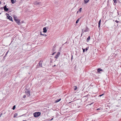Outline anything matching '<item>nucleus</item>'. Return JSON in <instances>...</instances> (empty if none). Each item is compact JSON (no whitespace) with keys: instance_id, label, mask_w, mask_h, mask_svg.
I'll return each mask as SVG.
<instances>
[{"instance_id":"obj_1","label":"nucleus","mask_w":121,"mask_h":121,"mask_svg":"<svg viewBox=\"0 0 121 121\" xmlns=\"http://www.w3.org/2000/svg\"><path fill=\"white\" fill-rule=\"evenodd\" d=\"M41 115V112H35L34 113V116L35 117H37Z\"/></svg>"},{"instance_id":"obj_2","label":"nucleus","mask_w":121,"mask_h":121,"mask_svg":"<svg viewBox=\"0 0 121 121\" xmlns=\"http://www.w3.org/2000/svg\"><path fill=\"white\" fill-rule=\"evenodd\" d=\"M6 15H7V17L8 19H9L10 21H11L12 22L13 21L12 18L9 15V14L7 13L6 14Z\"/></svg>"},{"instance_id":"obj_3","label":"nucleus","mask_w":121,"mask_h":121,"mask_svg":"<svg viewBox=\"0 0 121 121\" xmlns=\"http://www.w3.org/2000/svg\"><path fill=\"white\" fill-rule=\"evenodd\" d=\"M25 93L26 94L28 95V96H30V91L29 90L26 89L25 91Z\"/></svg>"},{"instance_id":"obj_4","label":"nucleus","mask_w":121,"mask_h":121,"mask_svg":"<svg viewBox=\"0 0 121 121\" xmlns=\"http://www.w3.org/2000/svg\"><path fill=\"white\" fill-rule=\"evenodd\" d=\"M60 54V53L59 52H58L57 53V54L56 55L55 57L56 59H57L59 57Z\"/></svg>"},{"instance_id":"obj_5","label":"nucleus","mask_w":121,"mask_h":121,"mask_svg":"<svg viewBox=\"0 0 121 121\" xmlns=\"http://www.w3.org/2000/svg\"><path fill=\"white\" fill-rule=\"evenodd\" d=\"M4 11H8L9 10V9H8L7 8H6V5L4 7Z\"/></svg>"},{"instance_id":"obj_6","label":"nucleus","mask_w":121,"mask_h":121,"mask_svg":"<svg viewBox=\"0 0 121 121\" xmlns=\"http://www.w3.org/2000/svg\"><path fill=\"white\" fill-rule=\"evenodd\" d=\"M43 32L46 33L47 31V30L46 27H44L43 28Z\"/></svg>"},{"instance_id":"obj_7","label":"nucleus","mask_w":121,"mask_h":121,"mask_svg":"<svg viewBox=\"0 0 121 121\" xmlns=\"http://www.w3.org/2000/svg\"><path fill=\"white\" fill-rule=\"evenodd\" d=\"M42 62L41 61H40L38 63V65H39L40 67H42Z\"/></svg>"},{"instance_id":"obj_8","label":"nucleus","mask_w":121,"mask_h":121,"mask_svg":"<svg viewBox=\"0 0 121 121\" xmlns=\"http://www.w3.org/2000/svg\"><path fill=\"white\" fill-rule=\"evenodd\" d=\"M15 21L19 25V24L20 22V20L18 19H17Z\"/></svg>"},{"instance_id":"obj_9","label":"nucleus","mask_w":121,"mask_h":121,"mask_svg":"<svg viewBox=\"0 0 121 121\" xmlns=\"http://www.w3.org/2000/svg\"><path fill=\"white\" fill-rule=\"evenodd\" d=\"M88 49V48H86L85 49H83V52H84L85 51H87Z\"/></svg>"},{"instance_id":"obj_10","label":"nucleus","mask_w":121,"mask_h":121,"mask_svg":"<svg viewBox=\"0 0 121 121\" xmlns=\"http://www.w3.org/2000/svg\"><path fill=\"white\" fill-rule=\"evenodd\" d=\"M97 71H98V73H100V71H103V70L101 69L100 68L98 69H97Z\"/></svg>"},{"instance_id":"obj_11","label":"nucleus","mask_w":121,"mask_h":121,"mask_svg":"<svg viewBox=\"0 0 121 121\" xmlns=\"http://www.w3.org/2000/svg\"><path fill=\"white\" fill-rule=\"evenodd\" d=\"M88 28L86 27V29L84 30V32H87L88 31Z\"/></svg>"},{"instance_id":"obj_12","label":"nucleus","mask_w":121,"mask_h":121,"mask_svg":"<svg viewBox=\"0 0 121 121\" xmlns=\"http://www.w3.org/2000/svg\"><path fill=\"white\" fill-rule=\"evenodd\" d=\"M34 4L36 5H38L40 4V3L36 2H35Z\"/></svg>"},{"instance_id":"obj_13","label":"nucleus","mask_w":121,"mask_h":121,"mask_svg":"<svg viewBox=\"0 0 121 121\" xmlns=\"http://www.w3.org/2000/svg\"><path fill=\"white\" fill-rule=\"evenodd\" d=\"M89 0H84V3L86 4L89 1Z\"/></svg>"},{"instance_id":"obj_14","label":"nucleus","mask_w":121,"mask_h":121,"mask_svg":"<svg viewBox=\"0 0 121 121\" xmlns=\"http://www.w3.org/2000/svg\"><path fill=\"white\" fill-rule=\"evenodd\" d=\"M101 20L100 19L99 20V23H98L99 28L100 27V23H101Z\"/></svg>"},{"instance_id":"obj_15","label":"nucleus","mask_w":121,"mask_h":121,"mask_svg":"<svg viewBox=\"0 0 121 121\" xmlns=\"http://www.w3.org/2000/svg\"><path fill=\"white\" fill-rule=\"evenodd\" d=\"M16 0H11V2L12 4H14L15 3Z\"/></svg>"},{"instance_id":"obj_16","label":"nucleus","mask_w":121,"mask_h":121,"mask_svg":"<svg viewBox=\"0 0 121 121\" xmlns=\"http://www.w3.org/2000/svg\"><path fill=\"white\" fill-rule=\"evenodd\" d=\"M90 36H89L88 37V38H87V42H88L90 40Z\"/></svg>"},{"instance_id":"obj_17","label":"nucleus","mask_w":121,"mask_h":121,"mask_svg":"<svg viewBox=\"0 0 121 121\" xmlns=\"http://www.w3.org/2000/svg\"><path fill=\"white\" fill-rule=\"evenodd\" d=\"M40 35H43V36H47V35L45 34H42V33L41 32H40Z\"/></svg>"},{"instance_id":"obj_18","label":"nucleus","mask_w":121,"mask_h":121,"mask_svg":"<svg viewBox=\"0 0 121 121\" xmlns=\"http://www.w3.org/2000/svg\"><path fill=\"white\" fill-rule=\"evenodd\" d=\"M78 18V20L76 21V23H78V21H79V19H80V18Z\"/></svg>"},{"instance_id":"obj_19","label":"nucleus","mask_w":121,"mask_h":121,"mask_svg":"<svg viewBox=\"0 0 121 121\" xmlns=\"http://www.w3.org/2000/svg\"><path fill=\"white\" fill-rule=\"evenodd\" d=\"M14 20L15 21L16 20H17V19H17V17H14Z\"/></svg>"},{"instance_id":"obj_20","label":"nucleus","mask_w":121,"mask_h":121,"mask_svg":"<svg viewBox=\"0 0 121 121\" xmlns=\"http://www.w3.org/2000/svg\"><path fill=\"white\" fill-rule=\"evenodd\" d=\"M61 100V99H57L56 100V102H58L60 100Z\"/></svg>"},{"instance_id":"obj_21","label":"nucleus","mask_w":121,"mask_h":121,"mask_svg":"<svg viewBox=\"0 0 121 121\" xmlns=\"http://www.w3.org/2000/svg\"><path fill=\"white\" fill-rule=\"evenodd\" d=\"M77 86H74V90H77Z\"/></svg>"},{"instance_id":"obj_22","label":"nucleus","mask_w":121,"mask_h":121,"mask_svg":"<svg viewBox=\"0 0 121 121\" xmlns=\"http://www.w3.org/2000/svg\"><path fill=\"white\" fill-rule=\"evenodd\" d=\"M82 9V8H80L79 9V11L80 12H81V11Z\"/></svg>"},{"instance_id":"obj_23","label":"nucleus","mask_w":121,"mask_h":121,"mask_svg":"<svg viewBox=\"0 0 121 121\" xmlns=\"http://www.w3.org/2000/svg\"><path fill=\"white\" fill-rule=\"evenodd\" d=\"M15 108V105H14V106H13V109L14 110Z\"/></svg>"},{"instance_id":"obj_24","label":"nucleus","mask_w":121,"mask_h":121,"mask_svg":"<svg viewBox=\"0 0 121 121\" xmlns=\"http://www.w3.org/2000/svg\"><path fill=\"white\" fill-rule=\"evenodd\" d=\"M113 0L114 1V2L115 3H117L116 0Z\"/></svg>"},{"instance_id":"obj_25","label":"nucleus","mask_w":121,"mask_h":121,"mask_svg":"<svg viewBox=\"0 0 121 121\" xmlns=\"http://www.w3.org/2000/svg\"><path fill=\"white\" fill-rule=\"evenodd\" d=\"M26 97V95H23V98H25Z\"/></svg>"},{"instance_id":"obj_26","label":"nucleus","mask_w":121,"mask_h":121,"mask_svg":"<svg viewBox=\"0 0 121 121\" xmlns=\"http://www.w3.org/2000/svg\"><path fill=\"white\" fill-rule=\"evenodd\" d=\"M115 22L116 23H118L119 22V21H117V20H116V21H115Z\"/></svg>"},{"instance_id":"obj_27","label":"nucleus","mask_w":121,"mask_h":121,"mask_svg":"<svg viewBox=\"0 0 121 121\" xmlns=\"http://www.w3.org/2000/svg\"><path fill=\"white\" fill-rule=\"evenodd\" d=\"M104 94H102V95H99V96L100 97H101V96H102V95H104Z\"/></svg>"},{"instance_id":"obj_28","label":"nucleus","mask_w":121,"mask_h":121,"mask_svg":"<svg viewBox=\"0 0 121 121\" xmlns=\"http://www.w3.org/2000/svg\"><path fill=\"white\" fill-rule=\"evenodd\" d=\"M55 53H56V52H54L52 54V55H53Z\"/></svg>"},{"instance_id":"obj_29","label":"nucleus","mask_w":121,"mask_h":121,"mask_svg":"<svg viewBox=\"0 0 121 121\" xmlns=\"http://www.w3.org/2000/svg\"><path fill=\"white\" fill-rule=\"evenodd\" d=\"M53 118H52L51 120H50V121L52 120L53 119Z\"/></svg>"},{"instance_id":"obj_30","label":"nucleus","mask_w":121,"mask_h":121,"mask_svg":"<svg viewBox=\"0 0 121 121\" xmlns=\"http://www.w3.org/2000/svg\"><path fill=\"white\" fill-rule=\"evenodd\" d=\"M117 13L118 14V15H119V12H117Z\"/></svg>"},{"instance_id":"obj_31","label":"nucleus","mask_w":121,"mask_h":121,"mask_svg":"<svg viewBox=\"0 0 121 121\" xmlns=\"http://www.w3.org/2000/svg\"><path fill=\"white\" fill-rule=\"evenodd\" d=\"M99 109L98 108L97 109V110H99Z\"/></svg>"},{"instance_id":"obj_32","label":"nucleus","mask_w":121,"mask_h":121,"mask_svg":"<svg viewBox=\"0 0 121 121\" xmlns=\"http://www.w3.org/2000/svg\"><path fill=\"white\" fill-rule=\"evenodd\" d=\"M56 66V65H55L54 66Z\"/></svg>"},{"instance_id":"obj_33","label":"nucleus","mask_w":121,"mask_h":121,"mask_svg":"<svg viewBox=\"0 0 121 121\" xmlns=\"http://www.w3.org/2000/svg\"><path fill=\"white\" fill-rule=\"evenodd\" d=\"M82 34H83V33L81 34V36L82 35Z\"/></svg>"},{"instance_id":"obj_34","label":"nucleus","mask_w":121,"mask_h":121,"mask_svg":"<svg viewBox=\"0 0 121 121\" xmlns=\"http://www.w3.org/2000/svg\"><path fill=\"white\" fill-rule=\"evenodd\" d=\"M78 11H77V13H78Z\"/></svg>"},{"instance_id":"obj_35","label":"nucleus","mask_w":121,"mask_h":121,"mask_svg":"<svg viewBox=\"0 0 121 121\" xmlns=\"http://www.w3.org/2000/svg\"><path fill=\"white\" fill-rule=\"evenodd\" d=\"M1 2L0 1V4H1Z\"/></svg>"},{"instance_id":"obj_36","label":"nucleus","mask_w":121,"mask_h":121,"mask_svg":"<svg viewBox=\"0 0 121 121\" xmlns=\"http://www.w3.org/2000/svg\"><path fill=\"white\" fill-rule=\"evenodd\" d=\"M8 53V52H7L6 53V55Z\"/></svg>"},{"instance_id":"obj_37","label":"nucleus","mask_w":121,"mask_h":121,"mask_svg":"<svg viewBox=\"0 0 121 121\" xmlns=\"http://www.w3.org/2000/svg\"><path fill=\"white\" fill-rule=\"evenodd\" d=\"M72 56L71 57V59H72Z\"/></svg>"},{"instance_id":"obj_38","label":"nucleus","mask_w":121,"mask_h":121,"mask_svg":"<svg viewBox=\"0 0 121 121\" xmlns=\"http://www.w3.org/2000/svg\"><path fill=\"white\" fill-rule=\"evenodd\" d=\"M1 8V9H3V8H2V7Z\"/></svg>"},{"instance_id":"obj_39","label":"nucleus","mask_w":121,"mask_h":121,"mask_svg":"<svg viewBox=\"0 0 121 121\" xmlns=\"http://www.w3.org/2000/svg\"><path fill=\"white\" fill-rule=\"evenodd\" d=\"M97 0H95V1H97Z\"/></svg>"}]
</instances>
